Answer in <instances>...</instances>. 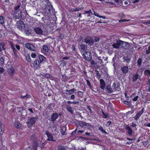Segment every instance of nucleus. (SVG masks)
I'll return each instance as SVG.
<instances>
[{"mask_svg": "<svg viewBox=\"0 0 150 150\" xmlns=\"http://www.w3.org/2000/svg\"><path fill=\"white\" fill-rule=\"evenodd\" d=\"M123 42L121 40H117L115 42H114L112 45V46L114 48H119L123 44Z\"/></svg>", "mask_w": 150, "mask_h": 150, "instance_id": "nucleus-9", "label": "nucleus"}, {"mask_svg": "<svg viewBox=\"0 0 150 150\" xmlns=\"http://www.w3.org/2000/svg\"><path fill=\"white\" fill-rule=\"evenodd\" d=\"M4 69L3 68L0 67V73H2L4 72Z\"/></svg>", "mask_w": 150, "mask_h": 150, "instance_id": "nucleus-58", "label": "nucleus"}, {"mask_svg": "<svg viewBox=\"0 0 150 150\" xmlns=\"http://www.w3.org/2000/svg\"><path fill=\"white\" fill-rule=\"evenodd\" d=\"M43 49L45 52H48V47L46 45H44L43 46Z\"/></svg>", "mask_w": 150, "mask_h": 150, "instance_id": "nucleus-35", "label": "nucleus"}, {"mask_svg": "<svg viewBox=\"0 0 150 150\" xmlns=\"http://www.w3.org/2000/svg\"><path fill=\"white\" fill-rule=\"evenodd\" d=\"M98 130L105 134H107V132L103 129V127L101 126H100L98 128Z\"/></svg>", "mask_w": 150, "mask_h": 150, "instance_id": "nucleus-36", "label": "nucleus"}, {"mask_svg": "<svg viewBox=\"0 0 150 150\" xmlns=\"http://www.w3.org/2000/svg\"><path fill=\"white\" fill-rule=\"evenodd\" d=\"M3 123L2 122L0 121V135H1L4 133V130H2V125Z\"/></svg>", "mask_w": 150, "mask_h": 150, "instance_id": "nucleus-34", "label": "nucleus"}, {"mask_svg": "<svg viewBox=\"0 0 150 150\" xmlns=\"http://www.w3.org/2000/svg\"><path fill=\"white\" fill-rule=\"evenodd\" d=\"M84 58L88 61L91 60L92 57L91 53L88 51H85L83 54Z\"/></svg>", "mask_w": 150, "mask_h": 150, "instance_id": "nucleus-6", "label": "nucleus"}, {"mask_svg": "<svg viewBox=\"0 0 150 150\" xmlns=\"http://www.w3.org/2000/svg\"><path fill=\"white\" fill-rule=\"evenodd\" d=\"M37 55L35 53H32L31 54V57L33 58H35L36 57Z\"/></svg>", "mask_w": 150, "mask_h": 150, "instance_id": "nucleus-56", "label": "nucleus"}, {"mask_svg": "<svg viewBox=\"0 0 150 150\" xmlns=\"http://www.w3.org/2000/svg\"><path fill=\"white\" fill-rule=\"evenodd\" d=\"M11 47L13 50V52H17V50L15 48L14 46L12 43H11Z\"/></svg>", "mask_w": 150, "mask_h": 150, "instance_id": "nucleus-40", "label": "nucleus"}, {"mask_svg": "<svg viewBox=\"0 0 150 150\" xmlns=\"http://www.w3.org/2000/svg\"><path fill=\"white\" fill-rule=\"evenodd\" d=\"M103 63V61L100 57H98L97 59H96L95 61L93 60L91 61V64L95 68H98L99 65H101Z\"/></svg>", "mask_w": 150, "mask_h": 150, "instance_id": "nucleus-1", "label": "nucleus"}, {"mask_svg": "<svg viewBox=\"0 0 150 150\" xmlns=\"http://www.w3.org/2000/svg\"><path fill=\"white\" fill-rule=\"evenodd\" d=\"M54 10L51 4L47 5L45 9V13L50 15L52 13H53Z\"/></svg>", "mask_w": 150, "mask_h": 150, "instance_id": "nucleus-3", "label": "nucleus"}, {"mask_svg": "<svg viewBox=\"0 0 150 150\" xmlns=\"http://www.w3.org/2000/svg\"><path fill=\"white\" fill-rule=\"evenodd\" d=\"M81 9L79 7L76 8H74V11H77L80 10Z\"/></svg>", "mask_w": 150, "mask_h": 150, "instance_id": "nucleus-61", "label": "nucleus"}, {"mask_svg": "<svg viewBox=\"0 0 150 150\" xmlns=\"http://www.w3.org/2000/svg\"><path fill=\"white\" fill-rule=\"evenodd\" d=\"M143 72V70L142 68H139L137 70L136 74H138V75H142Z\"/></svg>", "mask_w": 150, "mask_h": 150, "instance_id": "nucleus-33", "label": "nucleus"}, {"mask_svg": "<svg viewBox=\"0 0 150 150\" xmlns=\"http://www.w3.org/2000/svg\"><path fill=\"white\" fill-rule=\"evenodd\" d=\"M139 75H138V74H136L134 75L132 77V81L133 82H134L136 81L138 78Z\"/></svg>", "mask_w": 150, "mask_h": 150, "instance_id": "nucleus-29", "label": "nucleus"}, {"mask_svg": "<svg viewBox=\"0 0 150 150\" xmlns=\"http://www.w3.org/2000/svg\"><path fill=\"white\" fill-rule=\"evenodd\" d=\"M125 43H126V45H125V47H124V48L125 49H128V48L129 47V44H127V42H125Z\"/></svg>", "mask_w": 150, "mask_h": 150, "instance_id": "nucleus-64", "label": "nucleus"}, {"mask_svg": "<svg viewBox=\"0 0 150 150\" xmlns=\"http://www.w3.org/2000/svg\"><path fill=\"white\" fill-rule=\"evenodd\" d=\"M76 125L77 127L79 126L81 127H83L84 126L90 127H93L92 125H90V123H86L82 121H78Z\"/></svg>", "mask_w": 150, "mask_h": 150, "instance_id": "nucleus-4", "label": "nucleus"}, {"mask_svg": "<svg viewBox=\"0 0 150 150\" xmlns=\"http://www.w3.org/2000/svg\"><path fill=\"white\" fill-rule=\"evenodd\" d=\"M138 96H137L135 97L134 98H133L132 99V100L134 101H136L138 99Z\"/></svg>", "mask_w": 150, "mask_h": 150, "instance_id": "nucleus-57", "label": "nucleus"}, {"mask_svg": "<svg viewBox=\"0 0 150 150\" xmlns=\"http://www.w3.org/2000/svg\"><path fill=\"white\" fill-rule=\"evenodd\" d=\"M21 5V4L20 2L18 5H17L14 7V9L15 10V11H16L17 10H19L18 9L20 8Z\"/></svg>", "mask_w": 150, "mask_h": 150, "instance_id": "nucleus-47", "label": "nucleus"}, {"mask_svg": "<svg viewBox=\"0 0 150 150\" xmlns=\"http://www.w3.org/2000/svg\"><path fill=\"white\" fill-rule=\"evenodd\" d=\"M5 22V17L2 16H0V24L4 26Z\"/></svg>", "mask_w": 150, "mask_h": 150, "instance_id": "nucleus-23", "label": "nucleus"}, {"mask_svg": "<svg viewBox=\"0 0 150 150\" xmlns=\"http://www.w3.org/2000/svg\"><path fill=\"white\" fill-rule=\"evenodd\" d=\"M86 82L87 84V86H88L89 88L90 89H91L92 88V86H91V84L90 82V81L88 79H86Z\"/></svg>", "mask_w": 150, "mask_h": 150, "instance_id": "nucleus-42", "label": "nucleus"}, {"mask_svg": "<svg viewBox=\"0 0 150 150\" xmlns=\"http://www.w3.org/2000/svg\"><path fill=\"white\" fill-rule=\"evenodd\" d=\"M142 63V60L140 58H139L137 61V63L138 65L140 66Z\"/></svg>", "mask_w": 150, "mask_h": 150, "instance_id": "nucleus-43", "label": "nucleus"}, {"mask_svg": "<svg viewBox=\"0 0 150 150\" xmlns=\"http://www.w3.org/2000/svg\"><path fill=\"white\" fill-rule=\"evenodd\" d=\"M25 33H26V34L28 35H29L30 34L29 30H25Z\"/></svg>", "mask_w": 150, "mask_h": 150, "instance_id": "nucleus-59", "label": "nucleus"}, {"mask_svg": "<svg viewBox=\"0 0 150 150\" xmlns=\"http://www.w3.org/2000/svg\"><path fill=\"white\" fill-rule=\"evenodd\" d=\"M144 109V108H142L141 110L137 111L136 114L133 117L135 120H138L141 117V115L143 114Z\"/></svg>", "mask_w": 150, "mask_h": 150, "instance_id": "nucleus-7", "label": "nucleus"}, {"mask_svg": "<svg viewBox=\"0 0 150 150\" xmlns=\"http://www.w3.org/2000/svg\"><path fill=\"white\" fill-rule=\"evenodd\" d=\"M84 13H83V14L85 15L87 13L88 14L87 15V16H91V15L93 14V13L90 9L88 11H84Z\"/></svg>", "mask_w": 150, "mask_h": 150, "instance_id": "nucleus-28", "label": "nucleus"}, {"mask_svg": "<svg viewBox=\"0 0 150 150\" xmlns=\"http://www.w3.org/2000/svg\"><path fill=\"white\" fill-rule=\"evenodd\" d=\"M100 88L101 89L104 91L105 87V82L103 79H101L100 80Z\"/></svg>", "mask_w": 150, "mask_h": 150, "instance_id": "nucleus-16", "label": "nucleus"}, {"mask_svg": "<svg viewBox=\"0 0 150 150\" xmlns=\"http://www.w3.org/2000/svg\"><path fill=\"white\" fill-rule=\"evenodd\" d=\"M11 47L13 50V52H17V50L15 48L14 46L12 43H11Z\"/></svg>", "mask_w": 150, "mask_h": 150, "instance_id": "nucleus-41", "label": "nucleus"}, {"mask_svg": "<svg viewBox=\"0 0 150 150\" xmlns=\"http://www.w3.org/2000/svg\"><path fill=\"white\" fill-rule=\"evenodd\" d=\"M38 146V143H36L34 146L31 145L27 147L25 150H37Z\"/></svg>", "mask_w": 150, "mask_h": 150, "instance_id": "nucleus-17", "label": "nucleus"}, {"mask_svg": "<svg viewBox=\"0 0 150 150\" xmlns=\"http://www.w3.org/2000/svg\"><path fill=\"white\" fill-rule=\"evenodd\" d=\"M60 133L62 135H65V132L63 129H61L60 131Z\"/></svg>", "mask_w": 150, "mask_h": 150, "instance_id": "nucleus-55", "label": "nucleus"}, {"mask_svg": "<svg viewBox=\"0 0 150 150\" xmlns=\"http://www.w3.org/2000/svg\"><path fill=\"white\" fill-rule=\"evenodd\" d=\"M41 64L39 62V60L38 59V58H37V59L35 60L33 63V66L36 69L39 67L40 64Z\"/></svg>", "mask_w": 150, "mask_h": 150, "instance_id": "nucleus-20", "label": "nucleus"}, {"mask_svg": "<svg viewBox=\"0 0 150 150\" xmlns=\"http://www.w3.org/2000/svg\"><path fill=\"white\" fill-rule=\"evenodd\" d=\"M66 109L67 110L70 112V113H71L72 114H73L74 113V111L73 110V109L69 105H66Z\"/></svg>", "mask_w": 150, "mask_h": 150, "instance_id": "nucleus-26", "label": "nucleus"}, {"mask_svg": "<svg viewBox=\"0 0 150 150\" xmlns=\"http://www.w3.org/2000/svg\"><path fill=\"white\" fill-rule=\"evenodd\" d=\"M4 62V58L3 57H0V66L2 65Z\"/></svg>", "mask_w": 150, "mask_h": 150, "instance_id": "nucleus-37", "label": "nucleus"}, {"mask_svg": "<svg viewBox=\"0 0 150 150\" xmlns=\"http://www.w3.org/2000/svg\"><path fill=\"white\" fill-rule=\"evenodd\" d=\"M57 150H66L64 146H58Z\"/></svg>", "mask_w": 150, "mask_h": 150, "instance_id": "nucleus-45", "label": "nucleus"}, {"mask_svg": "<svg viewBox=\"0 0 150 150\" xmlns=\"http://www.w3.org/2000/svg\"><path fill=\"white\" fill-rule=\"evenodd\" d=\"M105 123V126L107 127H109L112 124V122L111 121H108Z\"/></svg>", "mask_w": 150, "mask_h": 150, "instance_id": "nucleus-46", "label": "nucleus"}, {"mask_svg": "<svg viewBox=\"0 0 150 150\" xmlns=\"http://www.w3.org/2000/svg\"><path fill=\"white\" fill-rule=\"evenodd\" d=\"M25 45L26 48L31 51H34L35 50V46L29 43H26Z\"/></svg>", "mask_w": 150, "mask_h": 150, "instance_id": "nucleus-12", "label": "nucleus"}, {"mask_svg": "<svg viewBox=\"0 0 150 150\" xmlns=\"http://www.w3.org/2000/svg\"><path fill=\"white\" fill-rule=\"evenodd\" d=\"M84 41L86 44L90 45L93 44L94 42V40L90 36L86 37L84 39Z\"/></svg>", "mask_w": 150, "mask_h": 150, "instance_id": "nucleus-5", "label": "nucleus"}, {"mask_svg": "<svg viewBox=\"0 0 150 150\" xmlns=\"http://www.w3.org/2000/svg\"><path fill=\"white\" fill-rule=\"evenodd\" d=\"M144 74L145 76H150V70L148 69L145 70Z\"/></svg>", "mask_w": 150, "mask_h": 150, "instance_id": "nucleus-30", "label": "nucleus"}, {"mask_svg": "<svg viewBox=\"0 0 150 150\" xmlns=\"http://www.w3.org/2000/svg\"><path fill=\"white\" fill-rule=\"evenodd\" d=\"M45 133L48 138L47 139V140L52 142L55 141V140L53 139V137L52 133L49 132L48 131H46L45 132Z\"/></svg>", "mask_w": 150, "mask_h": 150, "instance_id": "nucleus-11", "label": "nucleus"}, {"mask_svg": "<svg viewBox=\"0 0 150 150\" xmlns=\"http://www.w3.org/2000/svg\"><path fill=\"white\" fill-rule=\"evenodd\" d=\"M38 120V118L37 117H31L29 118L26 122L28 127L29 128L31 127Z\"/></svg>", "mask_w": 150, "mask_h": 150, "instance_id": "nucleus-2", "label": "nucleus"}, {"mask_svg": "<svg viewBox=\"0 0 150 150\" xmlns=\"http://www.w3.org/2000/svg\"><path fill=\"white\" fill-rule=\"evenodd\" d=\"M38 146H39L41 149H42L44 147V144L43 143L41 142L39 144H38Z\"/></svg>", "mask_w": 150, "mask_h": 150, "instance_id": "nucleus-44", "label": "nucleus"}, {"mask_svg": "<svg viewBox=\"0 0 150 150\" xmlns=\"http://www.w3.org/2000/svg\"><path fill=\"white\" fill-rule=\"evenodd\" d=\"M149 53H150V45L148 47V50H146V53L147 54H148Z\"/></svg>", "mask_w": 150, "mask_h": 150, "instance_id": "nucleus-54", "label": "nucleus"}, {"mask_svg": "<svg viewBox=\"0 0 150 150\" xmlns=\"http://www.w3.org/2000/svg\"><path fill=\"white\" fill-rule=\"evenodd\" d=\"M92 9H93L94 12V14L95 15V16H97V17L99 18L100 16L98 14V13L97 12H96L93 8H92Z\"/></svg>", "mask_w": 150, "mask_h": 150, "instance_id": "nucleus-53", "label": "nucleus"}, {"mask_svg": "<svg viewBox=\"0 0 150 150\" xmlns=\"http://www.w3.org/2000/svg\"><path fill=\"white\" fill-rule=\"evenodd\" d=\"M30 95L26 94V95L24 96L21 95L20 96V98L22 99H25V98H29Z\"/></svg>", "mask_w": 150, "mask_h": 150, "instance_id": "nucleus-49", "label": "nucleus"}, {"mask_svg": "<svg viewBox=\"0 0 150 150\" xmlns=\"http://www.w3.org/2000/svg\"><path fill=\"white\" fill-rule=\"evenodd\" d=\"M96 76H97V78H98V79H99L100 78V77H101L100 75V74L99 72L98 71H96Z\"/></svg>", "mask_w": 150, "mask_h": 150, "instance_id": "nucleus-51", "label": "nucleus"}, {"mask_svg": "<svg viewBox=\"0 0 150 150\" xmlns=\"http://www.w3.org/2000/svg\"><path fill=\"white\" fill-rule=\"evenodd\" d=\"M30 138L31 139L33 140V142H34L35 144L36 143H37V142H35V141L36 140V137L35 135V134L32 135L30 136Z\"/></svg>", "mask_w": 150, "mask_h": 150, "instance_id": "nucleus-31", "label": "nucleus"}, {"mask_svg": "<svg viewBox=\"0 0 150 150\" xmlns=\"http://www.w3.org/2000/svg\"><path fill=\"white\" fill-rule=\"evenodd\" d=\"M125 97L126 98V99L127 100H129V97L127 95V93H125Z\"/></svg>", "mask_w": 150, "mask_h": 150, "instance_id": "nucleus-63", "label": "nucleus"}, {"mask_svg": "<svg viewBox=\"0 0 150 150\" xmlns=\"http://www.w3.org/2000/svg\"><path fill=\"white\" fill-rule=\"evenodd\" d=\"M102 113L103 115V118H106L109 117L108 114L107 113L105 114L102 110Z\"/></svg>", "mask_w": 150, "mask_h": 150, "instance_id": "nucleus-32", "label": "nucleus"}, {"mask_svg": "<svg viewBox=\"0 0 150 150\" xmlns=\"http://www.w3.org/2000/svg\"><path fill=\"white\" fill-rule=\"evenodd\" d=\"M34 30L35 33L39 35H42L43 31L40 27H35L34 29Z\"/></svg>", "mask_w": 150, "mask_h": 150, "instance_id": "nucleus-14", "label": "nucleus"}, {"mask_svg": "<svg viewBox=\"0 0 150 150\" xmlns=\"http://www.w3.org/2000/svg\"><path fill=\"white\" fill-rule=\"evenodd\" d=\"M17 25L18 28L22 31L23 30L25 27V25L23 22L21 21H20L17 22Z\"/></svg>", "mask_w": 150, "mask_h": 150, "instance_id": "nucleus-10", "label": "nucleus"}, {"mask_svg": "<svg viewBox=\"0 0 150 150\" xmlns=\"http://www.w3.org/2000/svg\"><path fill=\"white\" fill-rule=\"evenodd\" d=\"M87 46L84 44H82L80 45V51H82V52L86 51V49L87 48Z\"/></svg>", "mask_w": 150, "mask_h": 150, "instance_id": "nucleus-22", "label": "nucleus"}, {"mask_svg": "<svg viewBox=\"0 0 150 150\" xmlns=\"http://www.w3.org/2000/svg\"><path fill=\"white\" fill-rule=\"evenodd\" d=\"M87 109L91 113H92L93 112L92 110L91 109V108L88 105L87 106Z\"/></svg>", "mask_w": 150, "mask_h": 150, "instance_id": "nucleus-60", "label": "nucleus"}, {"mask_svg": "<svg viewBox=\"0 0 150 150\" xmlns=\"http://www.w3.org/2000/svg\"><path fill=\"white\" fill-rule=\"evenodd\" d=\"M13 124L15 127L17 128L22 129L23 128V125L19 121L14 122Z\"/></svg>", "mask_w": 150, "mask_h": 150, "instance_id": "nucleus-15", "label": "nucleus"}, {"mask_svg": "<svg viewBox=\"0 0 150 150\" xmlns=\"http://www.w3.org/2000/svg\"><path fill=\"white\" fill-rule=\"evenodd\" d=\"M67 103L69 104H76L77 103V102L76 101H68L67 102Z\"/></svg>", "mask_w": 150, "mask_h": 150, "instance_id": "nucleus-50", "label": "nucleus"}, {"mask_svg": "<svg viewBox=\"0 0 150 150\" xmlns=\"http://www.w3.org/2000/svg\"><path fill=\"white\" fill-rule=\"evenodd\" d=\"M58 115L57 113H53L51 116V120L54 122L58 118Z\"/></svg>", "mask_w": 150, "mask_h": 150, "instance_id": "nucleus-19", "label": "nucleus"}, {"mask_svg": "<svg viewBox=\"0 0 150 150\" xmlns=\"http://www.w3.org/2000/svg\"><path fill=\"white\" fill-rule=\"evenodd\" d=\"M123 62H126L127 63L129 62L131 60V58L129 57L128 55L123 57Z\"/></svg>", "mask_w": 150, "mask_h": 150, "instance_id": "nucleus-25", "label": "nucleus"}, {"mask_svg": "<svg viewBox=\"0 0 150 150\" xmlns=\"http://www.w3.org/2000/svg\"><path fill=\"white\" fill-rule=\"evenodd\" d=\"M105 90L106 92L108 94L113 92L112 88L111 87H109L108 86L105 88Z\"/></svg>", "mask_w": 150, "mask_h": 150, "instance_id": "nucleus-27", "label": "nucleus"}, {"mask_svg": "<svg viewBox=\"0 0 150 150\" xmlns=\"http://www.w3.org/2000/svg\"><path fill=\"white\" fill-rule=\"evenodd\" d=\"M115 88L116 90L117 91H119L120 90V85L119 84H118L117 85V86H116V85L115 86Z\"/></svg>", "mask_w": 150, "mask_h": 150, "instance_id": "nucleus-48", "label": "nucleus"}, {"mask_svg": "<svg viewBox=\"0 0 150 150\" xmlns=\"http://www.w3.org/2000/svg\"><path fill=\"white\" fill-rule=\"evenodd\" d=\"M8 72L9 74L11 76L13 75L15 73V70L12 67L8 69Z\"/></svg>", "mask_w": 150, "mask_h": 150, "instance_id": "nucleus-21", "label": "nucleus"}, {"mask_svg": "<svg viewBox=\"0 0 150 150\" xmlns=\"http://www.w3.org/2000/svg\"><path fill=\"white\" fill-rule=\"evenodd\" d=\"M75 96L74 95L72 94L71 95L69 99L74 100L75 99Z\"/></svg>", "mask_w": 150, "mask_h": 150, "instance_id": "nucleus-62", "label": "nucleus"}, {"mask_svg": "<svg viewBox=\"0 0 150 150\" xmlns=\"http://www.w3.org/2000/svg\"><path fill=\"white\" fill-rule=\"evenodd\" d=\"M44 76L47 78H50L51 77L50 75L49 74L45 73L44 74Z\"/></svg>", "mask_w": 150, "mask_h": 150, "instance_id": "nucleus-52", "label": "nucleus"}, {"mask_svg": "<svg viewBox=\"0 0 150 150\" xmlns=\"http://www.w3.org/2000/svg\"><path fill=\"white\" fill-rule=\"evenodd\" d=\"M22 16V13L21 10H18L16 11H14L13 15V17L15 19H18L20 18Z\"/></svg>", "mask_w": 150, "mask_h": 150, "instance_id": "nucleus-8", "label": "nucleus"}, {"mask_svg": "<svg viewBox=\"0 0 150 150\" xmlns=\"http://www.w3.org/2000/svg\"><path fill=\"white\" fill-rule=\"evenodd\" d=\"M74 88H72L70 90H67L66 92L69 94H71L74 93L75 91Z\"/></svg>", "mask_w": 150, "mask_h": 150, "instance_id": "nucleus-39", "label": "nucleus"}, {"mask_svg": "<svg viewBox=\"0 0 150 150\" xmlns=\"http://www.w3.org/2000/svg\"><path fill=\"white\" fill-rule=\"evenodd\" d=\"M38 59H39V62L41 63H43V61L45 59V57L43 55L41 54L38 56Z\"/></svg>", "mask_w": 150, "mask_h": 150, "instance_id": "nucleus-24", "label": "nucleus"}, {"mask_svg": "<svg viewBox=\"0 0 150 150\" xmlns=\"http://www.w3.org/2000/svg\"><path fill=\"white\" fill-rule=\"evenodd\" d=\"M77 94L79 97L82 98L83 96V92L81 91H78Z\"/></svg>", "mask_w": 150, "mask_h": 150, "instance_id": "nucleus-38", "label": "nucleus"}, {"mask_svg": "<svg viewBox=\"0 0 150 150\" xmlns=\"http://www.w3.org/2000/svg\"><path fill=\"white\" fill-rule=\"evenodd\" d=\"M125 128L126 130H127V132L129 135L131 136L132 134L133 133L132 130L128 125H126Z\"/></svg>", "mask_w": 150, "mask_h": 150, "instance_id": "nucleus-18", "label": "nucleus"}, {"mask_svg": "<svg viewBox=\"0 0 150 150\" xmlns=\"http://www.w3.org/2000/svg\"><path fill=\"white\" fill-rule=\"evenodd\" d=\"M120 70L124 74H126L129 72V67L127 66L121 67Z\"/></svg>", "mask_w": 150, "mask_h": 150, "instance_id": "nucleus-13", "label": "nucleus"}]
</instances>
